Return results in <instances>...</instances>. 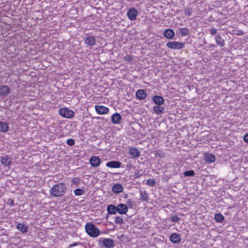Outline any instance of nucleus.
I'll use <instances>...</instances> for the list:
<instances>
[{"instance_id":"1","label":"nucleus","mask_w":248,"mask_h":248,"mask_svg":"<svg viewBox=\"0 0 248 248\" xmlns=\"http://www.w3.org/2000/svg\"><path fill=\"white\" fill-rule=\"evenodd\" d=\"M66 191V185L63 183H59L49 189V194L54 197H61L65 194Z\"/></svg>"},{"instance_id":"2","label":"nucleus","mask_w":248,"mask_h":248,"mask_svg":"<svg viewBox=\"0 0 248 248\" xmlns=\"http://www.w3.org/2000/svg\"><path fill=\"white\" fill-rule=\"evenodd\" d=\"M85 230L87 234L91 237H96L99 235L100 231L99 229L93 224L87 223L85 226Z\"/></svg>"},{"instance_id":"3","label":"nucleus","mask_w":248,"mask_h":248,"mask_svg":"<svg viewBox=\"0 0 248 248\" xmlns=\"http://www.w3.org/2000/svg\"><path fill=\"white\" fill-rule=\"evenodd\" d=\"M59 114L63 117L71 119L75 115L73 111L69 110L66 108H61L59 110Z\"/></svg>"},{"instance_id":"4","label":"nucleus","mask_w":248,"mask_h":248,"mask_svg":"<svg viewBox=\"0 0 248 248\" xmlns=\"http://www.w3.org/2000/svg\"><path fill=\"white\" fill-rule=\"evenodd\" d=\"M166 46L168 48L173 49H181L185 47L184 43L176 41L169 42Z\"/></svg>"},{"instance_id":"5","label":"nucleus","mask_w":248,"mask_h":248,"mask_svg":"<svg viewBox=\"0 0 248 248\" xmlns=\"http://www.w3.org/2000/svg\"><path fill=\"white\" fill-rule=\"evenodd\" d=\"M99 244H102V245L107 248H111L114 246V241L111 238H104L99 240Z\"/></svg>"},{"instance_id":"6","label":"nucleus","mask_w":248,"mask_h":248,"mask_svg":"<svg viewBox=\"0 0 248 248\" xmlns=\"http://www.w3.org/2000/svg\"><path fill=\"white\" fill-rule=\"evenodd\" d=\"M138 14V11L135 8H130L127 12L128 17L131 20H135Z\"/></svg>"},{"instance_id":"7","label":"nucleus","mask_w":248,"mask_h":248,"mask_svg":"<svg viewBox=\"0 0 248 248\" xmlns=\"http://www.w3.org/2000/svg\"><path fill=\"white\" fill-rule=\"evenodd\" d=\"M116 207L118 213L121 215L126 214L128 210L127 206L124 203H120Z\"/></svg>"},{"instance_id":"8","label":"nucleus","mask_w":248,"mask_h":248,"mask_svg":"<svg viewBox=\"0 0 248 248\" xmlns=\"http://www.w3.org/2000/svg\"><path fill=\"white\" fill-rule=\"evenodd\" d=\"M95 109L97 113L99 114H107L109 111V108L104 106H96Z\"/></svg>"},{"instance_id":"9","label":"nucleus","mask_w":248,"mask_h":248,"mask_svg":"<svg viewBox=\"0 0 248 248\" xmlns=\"http://www.w3.org/2000/svg\"><path fill=\"white\" fill-rule=\"evenodd\" d=\"M101 162V160L98 156H94L90 159V163L92 166L93 167H98L100 165Z\"/></svg>"},{"instance_id":"10","label":"nucleus","mask_w":248,"mask_h":248,"mask_svg":"<svg viewBox=\"0 0 248 248\" xmlns=\"http://www.w3.org/2000/svg\"><path fill=\"white\" fill-rule=\"evenodd\" d=\"M122 120L121 115L118 113H115L111 115V121L113 124H119L120 122Z\"/></svg>"},{"instance_id":"11","label":"nucleus","mask_w":248,"mask_h":248,"mask_svg":"<svg viewBox=\"0 0 248 248\" xmlns=\"http://www.w3.org/2000/svg\"><path fill=\"white\" fill-rule=\"evenodd\" d=\"M10 92V89L7 85L0 86V95H7Z\"/></svg>"},{"instance_id":"12","label":"nucleus","mask_w":248,"mask_h":248,"mask_svg":"<svg viewBox=\"0 0 248 248\" xmlns=\"http://www.w3.org/2000/svg\"><path fill=\"white\" fill-rule=\"evenodd\" d=\"M129 154L132 157L135 158L140 156V152L137 148L132 147L129 149Z\"/></svg>"},{"instance_id":"13","label":"nucleus","mask_w":248,"mask_h":248,"mask_svg":"<svg viewBox=\"0 0 248 248\" xmlns=\"http://www.w3.org/2000/svg\"><path fill=\"white\" fill-rule=\"evenodd\" d=\"M136 96L138 99L143 100L146 97L147 94L145 90L140 89L136 92Z\"/></svg>"},{"instance_id":"14","label":"nucleus","mask_w":248,"mask_h":248,"mask_svg":"<svg viewBox=\"0 0 248 248\" xmlns=\"http://www.w3.org/2000/svg\"><path fill=\"white\" fill-rule=\"evenodd\" d=\"M204 159L206 162L211 163L215 161L216 157L212 154L206 153L204 156Z\"/></svg>"},{"instance_id":"15","label":"nucleus","mask_w":248,"mask_h":248,"mask_svg":"<svg viewBox=\"0 0 248 248\" xmlns=\"http://www.w3.org/2000/svg\"><path fill=\"white\" fill-rule=\"evenodd\" d=\"M106 166L111 168H119L121 166V163L117 161H111L108 162Z\"/></svg>"},{"instance_id":"16","label":"nucleus","mask_w":248,"mask_h":248,"mask_svg":"<svg viewBox=\"0 0 248 248\" xmlns=\"http://www.w3.org/2000/svg\"><path fill=\"white\" fill-rule=\"evenodd\" d=\"M170 240L173 243H178L181 241V239L179 234L173 233L170 235Z\"/></svg>"},{"instance_id":"17","label":"nucleus","mask_w":248,"mask_h":248,"mask_svg":"<svg viewBox=\"0 0 248 248\" xmlns=\"http://www.w3.org/2000/svg\"><path fill=\"white\" fill-rule=\"evenodd\" d=\"M164 35L166 38L171 39L174 38L175 33L172 29H167L164 31Z\"/></svg>"},{"instance_id":"18","label":"nucleus","mask_w":248,"mask_h":248,"mask_svg":"<svg viewBox=\"0 0 248 248\" xmlns=\"http://www.w3.org/2000/svg\"><path fill=\"white\" fill-rule=\"evenodd\" d=\"M153 101L157 105H161L164 103V99L161 96L155 95L153 98Z\"/></svg>"},{"instance_id":"19","label":"nucleus","mask_w":248,"mask_h":248,"mask_svg":"<svg viewBox=\"0 0 248 248\" xmlns=\"http://www.w3.org/2000/svg\"><path fill=\"white\" fill-rule=\"evenodd\" d=\"M112 191L115 193H120L124 190V187L120 184H117L112 186Z\"/></svg>"},{"instance_id":"20","label":"nucleus","mask_w":248,"mask_h":248,"mask_svg":"<svg viewBox=\"0 0 248 248\" xmlns=\"http://www.w3.org/2000/svg\"><path fill=\"white\" fill-rule=\"evenodd\" d=\"M107 211L108 214H115L117 212V207L115 205L109 204L107 207Z\"/></svg>"},{"instance_id":"21","label":"nucleus","mask_w":248,"mask_h":248,"mask_svg":"<svg viewBox=\"0 0 248 248\" xmlns=\"http://www.w3.org/2000/svg\"><path fill=\"white\" fill-rule=\"evenodd\" d=\"M216 44L220 46L223 47L225 46V40L223 39L219 35H216L215 37Z\"/></svg>"},{"instance_id":"22","label":"nucleus","mask_w":248,"mask_h":248,"mask_svg":"<svg viewBox=\"0 0 248 248\" xmlns=\"http://www.w3.org/2000/svg\"><path fill=\"white\" fill-rule=\"evenodd\" d=\"M85 43L86 45L89 46H92L95 45V39L94 37L88 36L87 37L85 40Z\"/></svg>"},{"instance_id":"23","label":"nucleus","mask_w":248,"mask_h":248,"mask_svg":"<svg viewBox=\"0 0 248 248\" xmlns=\"http://www.w3.org/2000/svg\"><path fill=\"white\" fill-rule=\"evenodd\" d=\"M17 229L23 233H26L28 231L29 227L23 223H18L16 226Z\"/></svg>"},{"instance_id":"24","label":"nucleus","mask_w":248,"mask_h":248,"mask_svg":"<svg viewBox=\"0 0 248 248\" xmlns=\"http://www.w3.org/2000/svg\"><path fill=\"white\" fill-rule=\"evenodd\" d=\"M0 162L5 166H9L11 164V161L9 159V157L7 155L1 158Z\"/></svg>"},{"instance_id":"25","label":"nucleus","mask_w":248,"mask_h":248,"mask_svg":"<svg viewBox=\"0 0 248 248\" xmlns=\"http://www.w3.org/2000/svg\"><path fill=\"white\" fill-rule=\"evenodd\" d=\"M154 111L157 114H161L164 113V108L160 106V105L155 106L154 107Z\"/></svg>"},{"instance_id":"26","label":"nucleus","mask_w":248,"mask_h":248,"mask_svg":"<svg viewBox=\"0 0 248 248\" xmlns=\"http://www.w3.org/2000/svg\"><path fill=\"white\" fill-rule=\"evenodd\" d=\"M8 130V124L5 122L0 121V131L1 132H6Z\"/></svg>"},{"instance_id":"27","label":"nucleus","mask_w":248,"mask_h":248,"mask_svg":"<svg viewBox=\"0 0 248 248\" xmlns=\"http://www.w3.org/2000/svg\"><path fill=\"white\" fill-rule=\"evenodd\" d=\"M215 219L217 222L221 223L224 220V216L220 213L215 215Z\"/></svg>"},{"instance_id":"28","label":"nucleus","mask_w":248,"mask_h":248,"mask_svg":"<svg viewBox=\"0 0 248 248\" xmlns=\"http://www.w3.org/2000/svg\"><path fill=\"white\" fill-rule=\"evenodd\" d=\"M140 198L143 201L147 202L148 200V194L146 191H140Z\"/></svg>"},{"instance_id":"29","label":"nucleus","mask_w":248,"mask_h":248,"mask_svg":"<svg viewBox=\"0 0 248 248\" xmlns=\"http://www.w3.org/2000/svg\"><path fill=\"white\" fill-rule=\"evenodd\" d=\"M179 32L182 36H185L189 34V30L186 28H180Z\"/></svg>"},{"instance_id":"30","label":"nucleus","mask_w":248,"mask_h":248,"mask_svg":"<svg viewBox=\"0 0 248 248\" xmlns=\"http://www.w3.org/2000/svg\"><path fill=\"white\" fill-rule=\"evenodd\" d=\"M74 194L76 196H81L84 193V189L81 188H77L74 190Z\"/></svg>"},{"instance_id":"31","label":"nucleus","mask_w":248,"mask_h":248,"mask_svg":"<svg viewBox=\"0 0 248 248\" xmlns=\"http://www.w3.org/2000/svg\"><path fill=\"white\" fill-rule=\"evenodd\" d=\"M184 175L186 177L194 176L195 175V172L193 170H186L184 172Z\"/></svg>"},{"instance_id":"32","label":"nucleus","mask_w":248,"mask_h":248,"mask_svg":"<svg viewBox=\"0 0 248 248\" xmlns=\"http://www.w3.org/2000/svg\"><path fill=\"white\" fill-rule=\"evenodd\" d=\"M156 184L154 179H149L146 181V184L150 186H154Z\"/></svg>"},{"instance_id":"33","label":"nucleus","mask_w":248,"mask_h":248,"mask_svg":"<svg viewBox=\"0 0 248 248\" xmlns=\"http://www.w3.org/2000/svg\"><path fill=\"white\" fill-rule=\"evenodd\" d=\"M114 222L116 224H122L123 223V219L120 216H117L115 217Z\"/></svg>"},{"instance_id":"34","label":"nucleus","mask_w":248,"mask_h":248,"mask_svg":"<svg viewBox=\"0 0 248 248\" xmlns=\"http://www.w3.org/2000/svg\"><path fill=\"white\" fill-rule=\"evenodd\" d=\"M185 14L187 16H190L193 13V10L191 8H186L185 9Z\"/></svg>"},{"instance_id":"35","label":"nucleus","mask_w":248,"mask_h":248,"mask_svg":"<svg viewBox=\"0 0 248 248\" xmlns=\"http://www.w3.org/2000/svg\"><path fill=\"white\" fill-rule=\"evenodd\" d=\"M126 204L127 207L132 208L134 205V202L131 199H128L127 201Z\"/></svg>"},{"instance_id":"36","label":"nucleus","mask_w":248,"mask_h":248,"mask_svg":"<svg viewBox=\"0 0 248 248\" xmlns=\"http://www.w3.org/2000/svg\"><path fill=\"white\" fill-rule=\"evenodd\" d=\"M180 219V217L177 216H173L170 217V220L171 222L175 223L178 222L179 221Z\"/></svg>"},{"instance_id":"37","label":"nucleus","mask_w":248,"mask_h":248,"mask_svg":"<svg viewBox=\"0 0 248 248\" xmlns=\"http://www.w3.org/2000/svg\"><path fill=\"white\" fill-rule=\"evenodd\" d=\"M75 140L73 139H69L66 140V143L69 146H73L75 144Z\"/></svg>"},{"instance_id":"38","label":"nucleus","mask_w":248,"mask_h":248,"mask_svg":"<svg viewBox=\"0 0 248 248\" xmlns=\"http://www.w3.org/2000/svg\"><path fill=\"white\" fill-rule=\"evenodd\" d=\"M79 182L80 178L78 177H74L72 180V183L75 185L78 184L79 183Z\"/></svg>"},{"instance_id":"39","label":"nucleus","mask_w":248,"mask_h":248,"mask_svg":"<svg viewBox=\"0 0 248 248\" xmlns=\"http://www.w3.org/2000/svg\"><path fill=\"white\" fill-rule=\"evenodd\" d=\"M78 245L80 246L81 248H84V247L81 245V243H78V242H76V243H74L73 244H72L70 245L69 246V248H72L73 247H75V246H78Z\"/></svg>"},{"instance_id":"40","label":"nucleus","mask_w":248,"mask_h":248,"mask_svg":"<svg viewBox=\"0 0 248 248\" xmlns=\"http://www.w3.org/2000/svg\"><path fill=\"white\" fill-rule=\"evenodd\" d=\"M210 33L211 35H215L217 33V30L213 28L210 30Z\"/></svg>"},{"instance_id":"41","label":"nucleus","mask_w":248,"mask_h":248,"mask_svg":"<svg viewBox=\"0 0 248 248\" xmlns=\"http://www.w3.org/2000/svg\"><path fill=\"white\" fill-rule=\"evenodd\" d=\"M243 140L245 142L248 143V134H246L244 135Z\"/></svg>"},{"instance_id":"42","label":"nucleus","mask_w":248,"mask_h":248,"mask_svg":"<svg viewBox=\"0 0 248 248\" xmlns=\"http://www.w3.org/2000/svg\"><path fill=\"white\" fill-rule=\"evenodd\" d=\"M8 203H9L11 206H14V201L12 199H9L8 202Z\"/></svg>"},{"instance_id":"43","label":"nucleus","mask_w":248,"mask_h":248,"mask_svg":"<svg viewBox=\"0 0 248 248\" xmlns=\"http://www.w3.org/2000/svg\"><path fill=\"white\" fill-rule=\"evenodd\" d=\"M135 175L136 176V178H139L141 175V174H140L139 171H136L135 172Z\"/></svg>"},{"instance_id":"44","label":"nucleus","mask_w":248,"mask_h":248,"mask_svg":"<svg viewBox=\"0 0 248 248\" xmlns=\"http://www.w3.org/2000/svg\"><path fill=\"white\" fill-rule=\"evenodd\" d=\"M131 59V57L130 56H128V58L126 59L128 61H130Z\"/></svg>"}]
</instances>
